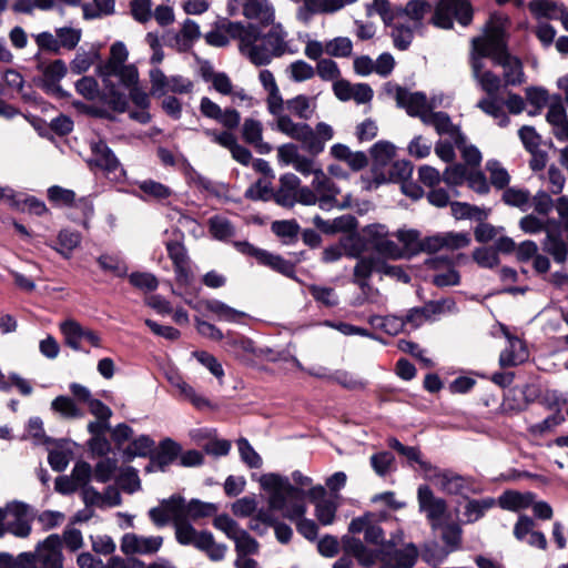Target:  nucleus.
Here are the masks:
<instances>
[{"mask_svg":"<svg viewBox=\"0 0 568 568\" xmlns=\"http://www.w3.org/2000/svg\"><path fill=\"white\" fill-rule=\"evenodd\" d=\"M155 442L148 435H141L134 438L124 449V455L132 459L134 457H145L153 452Z\"/></svg>","mask_w":568,"mask_h":568,"instance_id":"49","label":"nucleus"},{"mask_svg":"<svg viewBox=\"0 0 568 568\" xmlns=\"http://www.w3.org/2000/svg\"><path fill=\"white\" fill-rule=\"evenodd\" d=\"M508 339V346L499 356V364L501 367L517 366L528 358V352L524 343L515 336L505 333Z\"/></svg>","mask_w":568,"mask_h":568,"instance_id":"30","label":"nucleus"},{"mask_svg":"<svg viewBox=\"0 0 568 568\" xmlns=\"http://www.w3.org/2000/svg\"><path fill=\"white\" fill-rule=\"evenodd\" d=\"M393 23L394 27L392 29L390 34L393 38L394 45L399 50H406L413 41L414 30L416 28H414L413 26H405L399 21L396 23L394 21Z\"/></svg>","mask_w":568,"mask_h":568,"instance_id":"58","label":"nucleus"},{"mask_svg":"<svg viewBox=\"0 0 568 568\" xmlns=\"http://www.w3.org/2000/svg\"><path fill=\"white\" fill-rule=\"evenodd\" d=\"M398 106L404 108L410 116H417L423 121V116L428 114L433 104L428 103L427 97L423 92H410L407 89L398 87L395 94Z\"/></svg>","mask_w":568,"mask_h":568,"instance_id":"20","label":"nucleus"},{"mask_svg":"<svg viewBox=\"0 0 568 568\" xmlns=\"http://www.w3.org/2000/svg\"><path fill=\"white\" fill-rule=\"evenodd\" d=\"M288 138L296 140L312 154L321 153L327 141L334 138V129L325 123L318 122L313 129L305 122L286 123Z\"/></svg>","mask_w":568,"mask_h":568,"instance_id":"5","label":"nucleus"},{"mask_svg":"<svg viewBox=\"0 0 568 568\" xmlns=\"http://www.w3.org/2000/svg\"><path fill=\"white\" fill-rule=\"evenodd\" d=\"M353 43L347 37H337L325 43V53L336 58H346L352 54Z\"/></svg>","mask_w":568,"mask_h":568,"instance_id":"63","label":"nucleus"},{"mask_svg":"<svg viewBox=\"0 0 568 568\" xmlns=\"http://www.w3.org/2000/svg\"><path fill=\"white\" fill-rule=\"evenodd\" d=\"M81 243V235L79 232L62 230L58 234L59 246L54 247L58 253L63 257L69 258L72 251Z\"/></svg>","mask_w":568,"mask_h":568,"instance_id":"52","label":"nucleus"},{"mask_svg":"<svg viewBox=\"0 0 568 568\" xmlns=\"http://www.w3.org/2000/svg\"><path fill=\"white\" fill-rule=\"evenodd\" d=\"M371 155L373 158V175L376 179V173L385 170L388 164L393 161L395 155V146L386 141H379L375 143L371 149Z\"/></svg>","mask_w":568,"mask_h":568,"instance_id":"38","label":"nucleus"},{"mask_svg":"<svg viewBox=\"0 0 568 568\" xmlns=\"http://www.w3.org/2000/svg\"><path fill=\"white\" fill-rule=\"evenodd\" d=\"M200 37L201 31L199 24L192 19H186L180 32L174 34L170 40V45L179 52H186Z\"/></svg>","mask_w":568,"mask_h":568,"instance_id":"29","label":"nucleus"},{"mask_svg":"<svg viewBox=\"0 0 568 568\" xmlns=\"http://www.w3.org/2000/svg\"><path fill=\"white\" fill-rule=\"evenodd\" d=\"M38 562L44 568H63L62 539L58 534L49 535L36 547Z\"/></svg>","mask_w":568,"mask_h":568,"instance_id":"14","label":"nucleus"},{"mask_svg":"<svg viewBox=\"0 0 568 568\" xmlns=\"http://www.w3.org/2000/svg\"><path fill=\"white\" fill-rule=\"evenodd\" d=\"M439 529L442 530L440 538L445 544L444 546L452 552L457 551L462 546V527L457 523L446 521L442 523Z\"/></svg>","mask_w":568,"mask_h":568,"instance_id":"45","label":"nucleus"},{"mask_svg":"<svg viewBox=\"0 0 568 568\" xmlns=\"http://www.w3.org/2000/svg\"><path fill=\"white\" fill-rule=\"evenodd\" d=\"M162 545V536H143L135 532H126L121 538L120 549L126 556H150L156 554Z\"/></svg>","mask_w":568,"mask_h":568,"instance_id":"12","label":"nucleus"},{"mask_svg":"<svg viewBox=\"0 0 568 568\" xmlns=\"http://www.w3.org/2000/svg\"><path fill=\"white\" fill-rule=\"evenodd\" d=\"M98 264L104 272H110L118 277L128 274V266L123 260L116 255L102 254L97 258Z\"/></svg>","mask_w":568,"mask_h":568,"instance_id":"57","label":"nucleus"},{"mask_svg":"<svg viewBox=\"0 0 568 568\" xmlns=\"http://www.w3.org/2000/svg\"><path fill=\"white\" fill-rule=\"evenodd\" d=\"M258 262L263 265L270 266L271 268L286 275L291 276L294 272V266L288 261L282 258L278 255H274L264 250L263 253H260Z\"/></svg>","mask_w":568,"mask_h":568,"instance_id":"60","label":"nucleus"},{"mask_svg":"<svg viewBox=\"0 0 568 568\" xmlns=\"http://www.w3.org/2000/svg\"><path fill=\"white\" fill-rule=\"evenodd\" d=\"M508 19L493 13L486 24L485 34L473 39L476 52L489 55L493 62L504 70L503 80L506 85H519L525 82L523 63L507 51L505 34Z\"/></svg>","mask_w":568,"mask_h":568,"instance_id":"2","label":"nucleus"},{"mask_svg":"<svg viewBox=\"0 0 568 568\" xmlns=\"http://www.w3.org/2000/svg\"><path fill=\"white\" fill-rule=\"evenodd\" d=\"M546 119L552 125L554 134L558 140H568V115L561 102L549 106Z\"/></svg>","mask_w":568,"mask_h":568,"instance_id":"37","label":"nucleus"},{"mask_svg":"<svg viewBox=\"0 0 568 568\" xmlns=\"http://www.w3.org/2000/svg\"><path fill=\"white\" fill-rule=\"evenodd\" d=\"M91 149L92 158L90 164L102 169L108 175H112L116 180L124 175L121 163L104 142L94 143Z\"/></svg>","mask_w":568,"mask_h":568,"instance_id":"22","label":"nucleus"},{"mask_svg":"<svg viewBox=\"0 0 568 568\" xmlns=\"http://www.w3.org/2000/svg\"><path fill=\"white\" fill-rule=\"evenodd\" d=\"M243 16L255 20L262 26H270L275 20V9L268 0H251L243 3Z\"/></svg>","mask_w":568,"mask_h":568,"instance_id":"25","label":"nucleus"},{"mask_svg":"<svg viewBox=\"0 0 568 568\" xmlns=\"http://www.w3.org/2000/svg\"><path fill=\"white\" fill-rule=\"evenodd\" d=\"M200 112L203 116L214 120L227 130H234L240 125L241 114L235 109H222L217 103L207 97L200 102Z\"/></svg>","mask_w":568,"mask_h":568,"instance_id":"16","label":"nucleus"},{"mask_svg":"<svg viewBox=\"0 0 568 568\" xmlns=\"http://www.w3.org/2000/svg\"><path fill=\"white\" fill-rule=\"evenodd\" d=\"M260 485L268 496L271 510L280 511L284 518L296 523L297 531L306 539H316L317 525L314 520L304 518L307 510L304 493L293 487L288 477L274 473L264 474L260 478Z\"/></svg>","mask_w":568,"mask_h":568,"instance_id":"1","label":"nucleus"},{"mask_svg":"<svg viewBox=\"0 0 568 568\" xmlns=\"http://www.w3.org/2000/svg\"><path fill=\"white\" fill-rule=\"evenodd\" d=\"M286 109L301 120H311L316 110L315 98L305 94H298L285 101Z\"/></svg>","mask_w":568,"mask_h":568,"instance_id":"39","label":"nucleus"},{"mask_svg":"<svg viewBox=\"0 0 568 568\" xmlns=\"http://www.w3.org/2000/svg\"><path fill=\"white\" fill-rule=\"evenodd\" d=\"M432 4L426 0H409L405 7H397V20L406 17L414 28L423 26V19L432 11Z\"/></svg>","mask_w":568,"mask_h":568,"instance_id":"33","label":"nucleus"},{"mask_svg":"<svg viewBox=\"0 0 568 568\" xmlns=\"http://www.w3.org/2000/svg\"><path fill=\"white\" fill-rule=\"evenodd\" d=\"M244 141L255 148L260 154H267L272 146L263 141V124L255 119H245L242 126Z\"/></svg>","mask_w":568,"mask_h":568,"instance_id":"28","label":"nucleus"},{"mask_svg":"<svg viewBox=\"0 0 568 568\" xmlns=\"http://www.w3.org/2000/svg\"><path fill=\"white\" fill-rule=\"evenodd\" d=\"M530 13L537 20H559L562 7L552 0H531L528 3Z\"/></svg>","mask_w":568,"mask_h":568,"instance_id":"42","label":"nucleus"},{"mask_svg":"<svg viewBox=\"0 0 568 568\" xmlns=\"http://www.w3.org/2000/svg\"><path fill=\"white\" fill-rule=\"evenodd\" d=\"M471 239L467 232H443L424 237L422 251L435 253L440 250H459L470 244Z\"/></svg>","mask_w":568,"mask_h":568,"instance_id":"13","label":"nucleus"},{"mask_svg":"<svg viewBox=\"0 0 568 568\" xmlns=\"http://www.w3.org/2000/svg\"><path fill=\"white\" fill-rule=\"evenodd\" d=\"M261 37L265 41L273 58H280L287 51V32L281 23H273L270 31L264 34L261 33Z\"/></svg>","mask_w":568,"mask_h":568,"instance_id":"36","label":"nucleus"},{"mask_svg":"<svg viewBox=\"0 0 568 568\" xmlns=\"http://www.w3.org/2000/svg\"><path fill=\"white\" fill-rule=\"evenodd\" d=\"M383 260L375 256L362 257L354 267L353 282L358 284L368 281L373 272L382 273Z\"/></svg>","mask_w":568,"mask_h":568,"instance_id":"43","label":"nucleus"},{"mask_svg":"<svg viewBox=\"0 0 568 568\" xmlns=\"http://www.w3.org/2000/svg\"><path fill=\"white\" fill-rule=\"evenodd\" d=\"M342 541L345 552L354 556L363 567H372L377 562V550L367 548L359 538L346 535Z\"/></svg>","mask_w":568,"mask_h":568,"instance_id":"27","label":"nucleus"},{"mask_svg":"<svg viewBox=\"0 0 568 568\" xmlns=\"http://www.w3.org/2000/svg\"><path fill=\"white\" fill-rule=\"evenodd\" d=\"M216 511L217 506L212 503H204L199 499H192L190 503L185 501V519L189 521L211 517Z\"/></svg>","mask_w":568,"mask_h":568,"instance_id":"48","label":"nucleus"},{"mask_svg":"<svg viewBox=\"0 0 568 568\" xmlns=\"http://www.w3.org/2000/svg\"><path fill=\"white\" fill-rule=\"evenodd\" d=\"M286 73L292 81L304 82L315 75V69L304 60H296L287 67Z\"/></svg>","mask_w":568,"mask_h":568,"instance_id":"62","label":"nucleus"},{"mask_svg":"<svg viewBox=\"0 0 568 568\" xmlns=\"http://www.w3.org/2000/svg\"><path fill=\"white\" fill-rule=\"evenodd\" d=\"M419 551L415 544L408 542L403 548L396 549L394 542L377 549V561L379 568H413L418 559Z\"/></svg>","mask_w":568,"mask_h":568,"instance_id":"8","label":"nucleus"},{"mask_svg":"<svg viewBox=\"0 0 568 568\" xmlns=\"http://www.w3.org/2000/svg\"><path fill=\"white\" fill-rule=\"evenodd\" d=\"M544 250L549 253L557 263H564L568 255V246L560 234L547 232L542 243Z\"/></svg>","mask_w":568,"mask_h":568,"instance_id":"47","label":"nucleus"},{"mask_svg":"<svg viewBox=\"0 0 568 568\" xmlns=\"http://www.w3.org/2000/svg\"><path fill=\"white\" fill-rule=\"evenodd\" d=\"M351 534H364L366 542L383 547L386 545L385 534L382 527L377 524L374 514L367 513L363 516L354 518L348 526Z\"/></svg>","mask_w":568,"mask_h":568,"instance_id":"19","label":"nucleus"},{"mask_svg":"<svg viewBox=\"0 0 568 568\" xmlns=\"http://www.w3.org/2000/svg\"><path fill=\"white\" fill-rule=\"evenodd\" d=\"M496 501L491 497L483 499H468L464 507L466 523L471 524L479 520L487 510L495 506Z\"/></svg>","mask_w":568,"mask_h":568,"instance_id":"44","label":"nucleus"},{"mask_svg":"<svg viewBox=\"0 0 568 568\" xmlns=\"http://www.w3.org/2000/svg\"><path fill=\"white\" fill-rule=\"evenodd\" d=\"M129 51L121 41L114 42L110 48V57L104 64L99 65L98 73L102 79L108 104L114 111L124 112L128 106L126 95L116 89L118 81L130 84L139 79V71L134 64H126Z\"/></svg>","mask_w":568,"mask_h":568,"instance_id":"3","label":"nucleus"},{"mask_svg":"<svg viewBox=\"0 0 568 568\" xmlns=\"http://www.w3.org/2000/svg\"><path fill=\"white\" fill-rule=\"evenodd\" d=\"M454 305L453 300H442L428 302L423 307L410 308L403 317L404 327L416 329L434 315L443 313L446 308L450 310Z\"/></svg>","mask_w":568,"mask_h":568,"instance_id":"15","label":"nucleus"},{"mask_svg":"<svg viewBox=\"0 0 568 568\" xmlns=\"http://www.w3.org/2000/svg\"><path fill=\"white\" fill-rule=\"evenodd\" d=\"M225 30L230 33V38L240 41V51L255 65H266L274 59L266 47L265 41L261 37L260 29L253 24H244L242 22L224 23Z\"/></svg>","mask_w":568,"mask_h":568,"instance_id":"4","label":"nucleus"},{"mask_svg":"<svg viewBox=\"0 0 568 568\" xmlns=\"http://www.w3.org/2000/svg\"><path fill=\"white\" fill-rule=\"evenodd\" d=\"M60 331L64 337V343L73 351H83L82 341L87 342L93 347H101L100 335L90 328L82 326L74 320H65L59 325Z\"/></svg>","mask_w":568,"mask_h":568,"instance_id":"10","label":"nucleus"},{"mask_svg":"<svg viewBox=\"0 0 568 568\" xmlns=\"http://www.w3.org/2000/svg\"><path fill=\"white\" fill-rule=\"evenodd\" d=\"M266 106L270 114L275 118V129L285 135H288V126L286 123L296 122L293 121L288 114L284 113V108H286L285 101L283 100L278 88L274 91L267 92Z\"/></svg>","mask_w":568,"mask_h":568,"instance_id":"24","label":"nucleus"},{"mask_svg":"<svg viewBox=\"0 0 568 568\" xmlns=\"http://www.w3.org/2000/svg\"><path fill=\"white\" fill-rule=\"evenodd\" d=\"M98 58L99 53L94 49L89 51L80 50L70 63L71 71L75 74L84 73L91 68Z\"/></svg>","mask_w":568,"mask_h":568,"instance_id":"61","label":"nucleus"},{"mask_svg":"<svg viewBox=\"0 0 568 568\" xmlns=\"http://www.w3.org/2000/svg\"><path fill=\"white\" fill-rule=\"evenodd\" d=\"M9 518L6 520L8 532L19 538H27L31 534V516L29 506L12 501L8 504Z\"/></svg>","mask_w":568,"mask_h":568,"instance_id":"17","label":"nucleus"},{"mask_svg":"<svg viewBox=\"0 0 568 568\" xmlns=\"http://www.w3.org/2000/svg\"><path fill=\"white\" fill-rule=\"evenodd\" d=\"M301 184L300 179L293 173H286L280 179V187L274 193L275 202L284 207H292L297 201V189Z\"/></svg>","mask_w":568,"mask_h":568,"instance_id":"26","label":"nucleus"},{"mask_svg":"<svg viewBox=\"0 0 568 568\" xmlns=\"http://www.w3.org/2000/svg\"><path fill=\"white\" fill-rule=\"evenodd\" d=\"M358 0H310L308 10L313 12H323V14H333Z\"/></svg>","mask_w":568,"mask_h":568,"instance_id":"56","label":"nucleus"},{"mask_svg":"<svg viewBox=\"0 0 568 568\" xmlns=\"http://www.w3.org/2000/svg\"><path fill=\"white\" fill-rule=\"evenodd\" d=\"M434 485L445 494L467 497L468 494H478L480 488L476 486L470 477L452 471L437 473L433 477Z\"/></svg>","mask_w":568,"mask_h":568,"instance_id":"11","label":"nucleus"},{"mask_svg":"<svg viewBox=\"0 0 568 568\" xmlns=\"http://www.w3.org/2000/svg\"><path fill=\"white\" fill-rule=\"evenodd\" d=\"M163 507L169 515L173 526L185 519V499L180 495H172L171 497L163 499Z\"/></svg>","mask_w":568,"mask_h":568,"instance_id":"55","label":"nucleus"},{"mask_svg":"<svg viewBox=\"0 0 568 568\" xmlns=\"http://www.w3.org/2000/svg\"><path fill=\"white\" fill-rule=\"evenodd\" d=\"M477 106L486 114L497 120V124L505 128L509 124V118L504 110L503 103L494 95L478 101Z\"/></svg>","mask_w":568,"mask_h":568,"instance_id":"46","label":"nucleus"},{"mask_svg":"<svg viewBox=\"0 0 568 568\" xmlns=\"http://www.w3.org/2000/svg\"><path fill=\"white\" fill-rule=\"evenodd\" d=\"M294 169L303 175H314L312 186L316 191L325 192V195H322L321 199L322 210H331L339 205L336 199L337 194L339 193L338 187L324 173V171L317 165V163L313 159L301 155L300 159L294 164Z\"/></svg>","mask_w":568,"mask_h":568,"instance_id":"6","label":"nucleus"},{"mask_svg":"<svg viewBox=\"0 0 568 568\" xmlns=\"http://www.w3.org/2000/svg\"><path fill=\"white\" fill-rule=\"evenodd\" d=\"M423 123L433 126L439 135H448L456 146H460L465 141L459 128L453 124L449 115L445 112L432 110L423 116Z\"/></svg>","mask_w":568,"mask_h":568,"instance_id":"23","label":"nucleus"},{"mask_svg":"<svg viewBox=\"0 0 568 568\" xmlns=\"http://www.w3.org/2000/svg\"><path fill=\"white\" fill-rule=\"evenodd\" d=\"M417 500L419 510L425 513L430 528L436 531L449 518L447 514V503L440 497H436L427 485H420L417 490Z\"/></svg>","mask_w":568,"mask_h":568,"instance_id":"9","label":"nucleus"},{"mask_svg":"<svg viewBox=\"0 0 568 568\" xmlns=\"http://www.w3.org/2000/svg\"><path fill=\"white\" fill-rule=\"evenodd\" d=\"M181 453V446L171 438L163 439L159 445L158 453L152 457V463L164 471Z\"/></svg>","mask_w":568,"mask_h":568,"instance_id":"40","label":"nucleus"},{"mask_svg":"<svg viewBox=\"0 0 568 568\" xmlns=\"http://www.w3.org/2000/svg\"><path fill=\"white\" fill-rule=\"evenodd\" d=\"M210 233L217 240H226L235 234L234 226L223 216H213L209 221Z\"/></svg>","mask_w":568,"mask_h":568,"instance_id":"64","label":"nucleus"},{"mask_svg":"<svg viewBox=\"0 0 568 568\" xmlns=\"http://www.w3.org/2000/svg\"><path fill=\"white\" fill-rule=\"evenodd\" d=\"M176 541L184 546H196L202 531H197L189 520L184 519L174 525Z\"/></svg>","mask_w":568,"mask_h":568,"instance_id":"54","label":"nucleus"},{"mask_svg":"<svg viewBox=\"0 0 568 568\" xmlns=\"http://www.w3.org/2000/svg\"><path fill=\"white\" fill-rule=\"evenodd\" d=\"M484 58H489V55H481L479 52H476L473 47L470 58L473 77L483 91H485L489 97H493L499 91L501 87V79L497 74L485 69Z\"/></svg>","mask_w":568,"mask_h":568,"instance_id":"18","label":"nucleus"},{"mask_svg":"<svg viewBox=\"0 0 568 568\" xmlns=\"http://www.w3.org/2000/svg\"><path fill=\"white\" fill-rule=\"evenodd\" d=\"M67 71V64L62 60H54L48 64L42 71L44 88L59 97H65L67 93L61 89L59 82L65 77Z\"/></svg>","mask_w":568,"mask_h":568,"instance_id":"31","label":"nucleus"},{"mask_svg":"<svg viewBox=\"0 0 568 568\" xmlns=\"http://www.w3.org/2000/svg\"><path fill=\"white\" fill-rule=\"evenodd\" d=\"M413 173V165L409 161L399 160L392 161L388 164V169L386 171H381V173H376V179L374 180L376 185L386 182H397L407 180Z\"/></svg>","mask_w":568,"mask_h":568,"instance_id":"34","label":"nucleus"},{"mask_svg":"<svg viewBox=\"0 0 568 568\" xmlns=\"http://www.w3.org/2000/svg\"><path fill=\"white\" fill-rule=\"evenodd\" d=\"M51 408L64 418H82L84 412L68 396H58L51 403Z\"/></svg>","mask_w":568,"mask_h":568,"instance_id":"50","label":"nucleus"},{"mask_svg":"<svg viewBox=\"0 0 568 568\" xmlns=\"http://www.w3.org/2000/svg\"><path fill=\"white\" fill-rule=\"evenodd\" d=\"M530 193L525 189L508 187L503 193V200L510 206L519 207L526 211L530 202Z\"/></svg>","mask_w":568,"mask_h":568,"instance_id":"59","label":"nucleus"},{"mask_svg":"<svg viewBox=\"0 0 568 568\" xmlns=\"http://www.w3.org/2000/svg\"><path fill=\"white\" fill-rule=\"evenodd\" d=\"M55 33L59 51H61V49H65L68 51L74 50L82 37L81 29L71 27L58 28L55 29Z\"/></svg>","mask_w":568,"mask_h":568,"instance_id":"53","label":"nucleus"},{"mask_svg":"<svg viewBox=\"0 0 568 568\" xmlns=\"http://www.w3.org/2000/svg\"><path fill=\"white\" fill-rule=\"evenodd\" d=\"M168 255L171 258L176 282L180 285H187L192 280L190 258L184 245L180 241H168L165 243Z\"/></svg>","mask_w":568,"mask_h":568,"instance_id":"21","label":"nucleus"},{"mask_svg":"<svg viewBox=\"0 0 568 568\" xmlns=\"http://www.w3.org/2000/svg\"><path fill=\"white\" fill-rule=\"evenodd\" d=\"M195 548L204 552L212 561L223 560L227 551L226 545L216 542L212 532L205 530H202Z\"/></svg>","mask_w":568,"mask_h":568,"instance_id":"41","label":"nucleus"},{"mask_svg":"<svg viewBox=\"0 0 568 568\" xmlns=\"http://www.w3.org/2000/svg\"><path fill=\"white\" fill-rule=\"evenodd\" d=\"M535 498L530 491L506 490L498 497V505L505 510L519 511L530 507Z\"/></svg>","mask_w":568,"mask_h":568,"instance_id":"32","label":"nucleus"},{"mask_svg":"<svg viewBox=\"0 0 568 568\" xmlns=\"http://www.w3.org/2000/svg\"><path fill=\"white\" fill-rule=\"evenodd\" d=\"M201 305L210 313H212L217 321L237 323L246 314L242 311L235 310L219 300H205Z\"/></svg>","mask_w":568,"mask_h":568,"instance_id":"35","label":"nucleus"},{"mask_svg":"<svg viewBox=\"0 0 568 568\" xmlns=\"http://www.w3.org/2000/svg\"><path fill=\"white\" fill-rule=\"evenodd\" d=\"M456 19L462 26L473 20V8L468 0H439L434 8L430 22L440 29H452Z\"/></svg>","mask_w":568,"mask_h":568,"instance_id":"7","label":"nucleus"},{"mask_svg":"<svg viewBox=\"0 0 568 568\" xmlns=\"http://www.w3.org/2000/svg\"><path fill=\"white\" fill-rule=\"evenodd\" d=\"M452 554L445 546L437 542L426 545L422 551V559L429 566L438 568Z\"/></svg>","mask_w":568,"mask_h":568,"instance_id":"51","label":"nucleus"}]
</instances>
